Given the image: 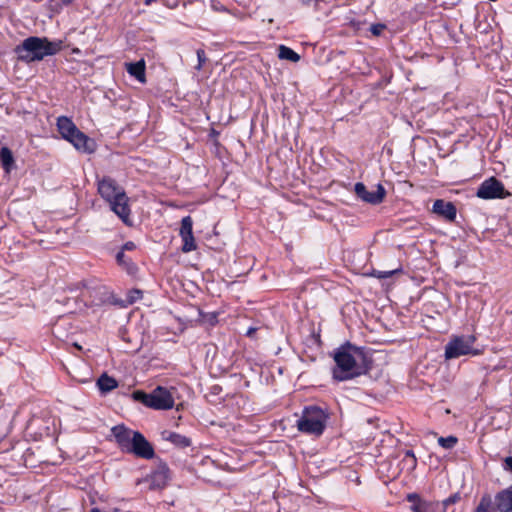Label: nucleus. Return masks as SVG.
<instances>
[{"label": "nucleus", "mask_w": 512, "mask_h": 512, "mask_svg": "<svg viewBox=\"0 0 512 512\" xmlns=\"http://www.w3.org/2000/svg\"><path fill=\"white\" fill-rule=\"evenodd\" d=\"M333 357L336 363L333 376L339 381L364 375L371 368L370 361L363 350L349 343L339 347Z\"/></svg>", "instance_id": "1"}, {"label": "nucleus", "mask_w": 512, "mask_h": 512, "mask_svg": "<svg viewBox=\"0 0 512 512\" xmlns=\"http://www.w3.org/2000/svg\"><path fill=\"white\" fill-rule=\"evenodd\" d=\"M63 48V41H50L46 37L31 36L16 46L15 52L18 59L27 63L40 61L46 56L55 55Z\"/></svg>", "instance_id": "2"}, {"label": "nucleus", "mask_w": 512, "mask_h": 512, "mask_svg": "<svg viewBox=\"0 0 512 512\" xmlns=\"http://www.w3.org/2000/svg\"><path fill=\"white\" fill-rule=\"evenodd\" d=\"M98 193L109 203L111 210L126 224L131 225L128 197L122 187L110 177L98 182Z\"/></svg>", "instance_id": "3"}, {"label": "nucleus", "mask_w": 512, "mask_h": 512, "mask_svg": "<svg viewBox=\"0 0 512 512\" xmlns=\"http://www.w3.org/2000/svg\"><path fill=\"white\" fill-rule=\"evenodd\" d=\"M476 342L474 335L454 336L445 346V358L454 359L465 355H479L481 351L473 347Z\"/></svg>", "instance_id": "4"}, {"label": "nucleus", "mask_w": 512, "mask_h": 512, "mask_svg": "<svg viewBox=\"0 0 512 512\" xmlns=\"http://www.w3.org/2000/svg\"><path fill=\"white\" fill-rule=\"evenodd\" d=\"M297 429L301 433L320 435V407L311 405L304 407L302 415L296 422Z\"/></svg>", "instance_id": "5"}, {"label": "nucleus", "mask_w": 512, "mask_h": 512, "mask_svg": "<svg viewBox=\"0 0 512 512\" xmlns=\"http://www.w3.org/2000/svg\"><path fill=\"white\" fill-rule=\"evenodd\" d=\"M508 195L503 183L493 176L483 181L476 192L478 198L485 200L502 199Z\"/></svg>", "instance_id": "6"}, {"label": "nucleus", "mask_w": 512, "mask_h": 512, "mask_svg": "<svg viewBox=\"0 0 512 512\" xmlns=\"http://www.w3.org/2000/svg\"><path fill=\"white\" fill-rule=\"evenodd\" d=\"M126 453L143 459H152L155 455L153 446L140 432H134Z\"/></svg>", "instance_id": "7"}, {"label": "nucleus", "mask_w": 512, "mask_h": 512, "mask_svg": "<svg viewBox=\"0 0 512 512\" xmlns=\"http://www.w3.org/2000/svg\"><path fill=\"white\" fill-rule=\"evenodd\" d=\"M354 191L360 199L374 205L381 203L386 195V190L381 184L369 191L363 183L359 182L355 184Z\"/></svg>", "instance_id": "8"}, {"label": "nucleus", "mask_w": 512, "mask_h": 512, "mask_svg": "<svg viewBox=\"0 0 512 512\" xmlns=\"http://www.w3.org/2000/svg\"><path fill=\"white\" fill-rule=\"evenodd\" d=\"M151 408L154 410H168L174 406V398L171 392L163 387L157 386L151 391Z\"/></svg>", "instance_id": "9"}, {"label": "nucleus", "mask_w": 512, "mask_h": 512, "mask_svg": "<svg viewBox=\"0 0 512 512\" xmlns=\"http://www.w3.org/2000/svg\"><path fill=\"white\" fill-rule=\"evenodd\" d=\"M432 212L449 222H454L457 216L456 206L452 202L443 199L435 200Z\"/></svg>", "instance_id": "10"}, {"label": "nucleus", "mask_w": 512, "mask_h": 512, "mask_svg": "<svg viewBox=\"0 0 512 512\" xmlns=\"http://www.w3.org/2000/svg\"><path fill=\"white\" fill-rule=\"evenodd\" d=\"M135 431L130 430L124 425H116L111 428V433L114 436L118 446L122 452H127L129 445L132 442V436Z\"/></svg>", "instance_id": "11"}, {"label": "nucleus", "mask_w": 512, "mask_h": 512, "mask_svg": "<svg viewBox=\"0 0 512 512\" xmlns=\"http://www.w3.org/2000/svg\"><path fill=\"white\" fill-rule=\"evenodd\" d=\"M406 499L411 503L412 512H436L437 505L422 499L417 493L408 494Z\"/></svg>", "instance_id": "12"}, {"label": "nucleus", "mask_w": 512, "mask_h": 512, "mask_svg": "<svg viewBox=\"0 0 512 512\" xmlns=\"http://www.w3.org/2000/svg\"><path fill=\"white\" fill-rule=\"evenodd\" d=\"M495 509L498 512H512V485L495 495Z\"/></svg>", "instance_id": "13"}, {"label": "nucleus", "mask_w": 512, "mask_h": 512, "mask_svg": "<svg viewBox=\"0 0 512 512\" xmlns=\"http://www.w3.org/2000/svg\"><path fill=\"white\" fill-rule=\"evenodd\" d=\"M169 479V468L166 464H160L150 476V487L152 489L163 488Z\"/></svg>", "instance_id": "14"}, {"label": "nucleus", "mask_w": 512, "mask_h": 512, "mask_svg": "<svg viewBox=\"0 0 512 512\" xmlns=\"http://www.w3.org/2000/svg\"><path fill=\"white\" fill-rule=\"evenodd\" d=\"M69 142L72 143L77 150L88 153L94 151V141L80 130L73 134V136L69 139Z\"/></svg>", "instance_id": "15"}, {"label": "nucleus", "mask_w": 512, "mask_h": 512, "mask_svg": "<svg viewBox=\"0 0 512 512\" xmlns=\"http://www.w3.org/2000/svg\"><path fill=\"white\" fill-rule=\"evenodd\" d=\"M57 127L62 137L68 141L79 130L72 120L65 116L57 119Z\"/></svg>", "instance_id": "16"}, {"label": "nucleus", "mask_w": 512, "mask_h": 512, "mask_svg": "<svg viewBox=\"0 0 512 512\" xmlns=\"http://www.w3.org/2000/svg\"><path fill=\"white\" fill-rule=\"evenodd\" d=\"M145 61L143 59L133 62V63H127L126 69L127 72L135 77L139 82L144 83L146 81L145 79Z\"/></svg>", "instance_id": "17"}, {"label": "nucleus", "mask_w": 512, "mask_h": 512, "mask_svg": "<svg viewBox=\"0 0 512 512\" xmlns=\"http://www.w3.org/2000/svg\"><path fill=\"white\" fill-rule=\"evenodd\" d=\"M163 438L173 443L176 447L179 448H186L191 445V440L181 434H178L176 432H163Z\"/></svg>", "instance_id": "18"}, {"label": "nucleus", "mask_w": 512, "mask_h": 512, "mask_svg": "<svg viewBox=\"0 0 512 512\" xmlns=\"http://www.w3.org/2000/svg\"><path fill=\"white\" fill-rule=\"evenodd\" d=\"M0 162L6 173H10L15 167V160L12 151L4 146L0 150Z\"/></svg>", "instance_id": "19"}, {"label": "nucleus", "mask_w": 512, "mask_h": 512, "mask_svg": "<svg viewBox=\"0 0 512 512\" xmlns=\"http://www.w3.org/2000/svg\"><path fill=\"white\" fill-rule=\"evenodd\" d=\"M97 386L101 393L105 394L115 389L118 386V382L107 373H103L97 380Z\"/></svg>", "instance_id": "20"}, {"label": "nucleus", "mask_w": 512, "mask_h": 512, "mask_svg": "<svg viewBox=\"0 0 512 512\" xmlns=\"http://www.w3.org/2000/svg\"><path fill=\"white\" fill-rule=\"evenodd\" d=\"M278 57L282 60H288L294 63L300 60V55L285 45L278 47Z\"/></svg>", "instance_id": "21"}, {"label": "nucleus", "mask_w": 512, "mask_h": 512, "mask_svg": "<svg viewBox=\"0 0 512 512\" xmlns=\"http://www.w3.org/2000/svg\"><path fill=\"white\" fill-rule=\"evenodd\" d=\"M132 398L136 402L142 403L146 407L151 408V398H152L151 392L146 393L144 391L137 390L132 393Z\"/></svg>", "instance_id": "22"}, {"label": "nucleus", "mask_w": 512, "mask_h": 512, "mask_svg": "<svg viewBox=\"0 0 512 512\" xmlns=\"http://www.w3.org/2000/svg\"><path fill=\"white\" fill-rule=\"evenodd\" d=\"M495 505L492 506V501L490 496H483L480 500V503L476 509V512H495Z\"/></svg>", "instance_id": "23"}, {"label": "nucleus", "mask_w": 512, "mask_h": 512, "mask_svg": "<svg viewBox=\"0 0 512 512\" xmlns=\"http://www.w3.org/2000/svg\"><path fill=\"white\" fill-rule=\"evenodd\" d=\"M181 238L183 240L182 251L184 253H188L196 249V243L193 234L182 235Z\"/></svg>", "instance_id": "24"}, {"label": "nucleus", "mask_w": 512, "mask_h": 512, "mask_svg": "<svg viewBox=\"0 0 512 512\" xmlns=\"http://www.w3.org/2000/svg\"><path fill=\"white\" fill-rule=\"evenodd\" d=\"M193 234V220L190 216H186L181 220L180 236Z\"/></svg>", "instance_id": "25"}, {"label": "nucleus", "mask_w": 512, "mask_h": 512, "mask_svg": "<svg viewBox=\"0 0 512 512\" xmlns=\"http://www.w3.org/2000/svg\"><path fill=\"white\" fill-rule=\"evenodd\" d=\"M458 443V438L455 436L439 437L438 444L444 449H452Z\"/></svg>", "instance_id": "26"}, {"label": "nucleus", "mask_w": 512, "mask_h": 512, "mask_svg": "<svg viewBox=\"0 0 512 512\" xmlns=\"http://www.w3.org/2000/svg\"><path fill=\"white\" fill-rule=\"evenodd\" d=\"M402 272V267L399 266L398 268L396 269H393V270H390V271H379V270H374L372 275L378 279H387V278H390L392 277L393 275L395 274H398V273H401Z\"/></svg>", "instance_id": "27"}, {"label": "nucleus", "mask_w": 512, "mask_h": 512, "mask_svg": "<svg viewBox=\"0 0 512 512\" xmlns=\"http://www.w3.org/2000/svg\"><path fill=\"white\" fill-rule=\"evenodd\" d=\"M196 54H197L198 64L195 67V69L200 71L208 59H207L205 51L203 49H198L196 51Z\"/></svg>", "instance_id": "28"}, {"label": "nucleus", "mask_w": 512, "mask_h": 512, "mask_svg": "<svg viewBox=\"0 0 512 512\" xmlns=\"http://www.w3.org/2000/svg\"><path fill=\"white\" fill-rule=\"evenodd\" d=\"M142 298V291L138 289L131 290L128 295V303L133 304L138 299Z\"/></svg>", "instance_id": "29"}, {"label": "nucleus", "mask_w": 512, "mask_h": 512, "mask_svg": "<svg viewBox=\"0 0 512 512\" xmlns=\"http://www.w3.org/2000/svg\"><path fill=\"white\" fill-rule=\"evenodd\" d=\"M386 28L384 24H373L370 27V31L374 36H379L383 32V30Z\"/></svg>", "instance_id": "30"}, {"label": "nucleus", "mask_w": 512, "mask_h": 512, "mask_svg": "<svg viewBox=\"0 0 512 512\" xmlns=\"http://www.w3.org/2000/svg\"><path fill=\"white\" fill-rule=\"evenodd\" d=\"M503 466H504V469H505L506 471H509V472H511V473H512V456L506 457V458L504 459V464H503Z\"/></svg>", "instance_id": "31"}, {"label": "nucleus", "mask_w": 512, "mask_h": 512, "mask_svg": "<svg viewBox=\"0 0 512 512\" xmlns=\"http://www.w3.org/2000/svg\"><path fill=\"white\" fill-rule=\"evenodd\" d=\"M116 261L119 265H125L126 264V261H125V255H124V252L123 250H120L117 254H116Z\"/></svg>", "instance_id": "32"}, {"label": "nucleus", "mask_w": 512, "mask_h": 512, "mask_svg": "<svg viewBox=\"0 0 512 512\" xmlns=\"http://www.w3.org/2000/svg\"><path fill=\"white\" fill-rule=\"evenodd\" d=\"M135 248H136L135 243H134V242H132V241H128V242H126V243L122 246V249H121V250H123V252H124V251H126V250H127V251L134 250Z\"/></svg>", "instance_id": "33"}, {"label": "nucleus", "mask_w": 512, "mask_h": 512, "mask_svg": "<svg viewBox=\"0 0 512 512\" xmlns=\"http://www.w3.org/2000/svg\"><path fill=\"white\" fill-rule=\"evenodd\" d=\"M406 457L411 458V461H412V463H413V466H415V465H416V457H415L414 453H413L411 450H408V451L406 452Z\"/></svg>", "instance_id": "34"}, {"label": "nucleus", "mask_w": 512, "mask_h": 512, "mask_svg": "<svg viewBox=\"0 0 512 512\" xmlns=\"http://www.w3.org/2000/svg\"><path fill=\"white\" fill-rule=\"evenodd\" d=\"M312 337L314 339V342L318 345H320V332L313 331Z\"/></svg>", "instance_id": "35"}, {"label": "nucleus", "mask_w": 512, "mask_h": 512, "mask_svg": "<svg viewBox=\"0 0 512 512\" xmlns=\"http://www.w3.org/2000/svg\"><path fill=\"white\" fill-rule=\"evenodd\" d=\"M255 331H256V329H255V328H250V329L247 331V335H248V336H251Z\"/></svg>", "instance_id": "36"}, {"label": "nucleus", "mask_w": 512, "mask_h": 512, "mask_svg": "<svg viewBox=\"0 0 512 512\" xmlns=\"http://www.w3.org/2000/svg\"><path fill=\"white\" fill-rule=\"evenodd\" d=\"M215 321H216V315H212V316L210 317L209 322H210L211 324H213Z\"/></svg>", "instance_id": "37"}, {"label": "nucleus", "mask_w": 512, "mask_h": 512, "mask_svg": "<svg viewBox=\"0 0 512 512\" xmlns=\"http://www.w3.org/2000/svg\"><path fill=\"white\" fill-rule=\"evenodd\" d=\"M156 0H144L145 5H151Z\"/></svg>", "instance_id": "38"}, {"label": "nucleus", "mask_w": 512, "mask_h": 512, "mask_svg": "<svg viewBox=\"0 0 512 512\" xmlns=\"http://www.w3.org/2000/svg\"><path fill=\"white\" fill-rule=\"evenodd\" d=\"M90 512H101V511H100V509H98V508H93V509H91V511H90Z\"/></svg>", "instance_id": "39"}]
</instances>
